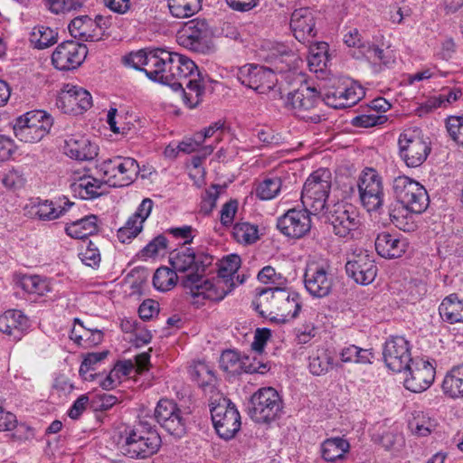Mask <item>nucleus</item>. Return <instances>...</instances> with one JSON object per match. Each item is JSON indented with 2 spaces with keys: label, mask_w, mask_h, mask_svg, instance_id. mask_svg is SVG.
Here are the masks:
<instances>
[{
  "label": "nucleus",
  "mask_w": 463,
  "mask_h": 463,
  "mask_svg": "<svg viewBox=\"0 0 463 463\" xmlns=\"http://www.w3.org/2000/svg\"><path fill=\"white\" fill-rule=\"evenodd\" d=\"M392 191L402 206L390 211L391 222L401 231L413 232L417 225L411 214H420L428 208L430 198L427 190L418 181L399 175L393 179Z\"/></svg>",
  "instance_id": "f257e3e1"
},
{
  "label": "nucleus",
  "mask_w": 463,
  "mask_h": 463,
  "mask_svg": "<svg viewBox=\"0 0 463 463\" xmlns=\"http://www.w3.org/2000/svg\"><path fill=\"white\" fill-rule=\"evenodd\" d=\"M241 258L237 254H231L222 260L218 277L213 279H204L198 284V276H191L186 279L185 286L190 288L193 298H203L211 301H221L235 286L242 284L246 278L236 275L241 267Z\"/></svg>",
  "instance_id": "f03ea898"
},
{
  "label": "nucleus",
  "mask_w": 463,
  "mask_h": 463,
  "mask_svg": "<svg viewBox=\"0 0 463 463\" xmlns=\"http://www.w3.org/2000/svg\"><path fill=\"white\" fill-rule=\"evenodd\" d=\"M255 310L269 320L288 322L296 318L302 307L300 295L281 288H265L252 302Z\"/></svg>",
  "instance_id": "7ed1b4c3"
},
{
  "label": "nucleus",
  "mask_w": 463,
  "mask_h": 463,
  "mask_svg": "<svg viewBox=\"0 0 463 463\" xmlns=\"http://www.w3.org/2000/svg\"><path fill=\"white\" fill-rule=\"evenodd\" d=\"M161 437L155 425L140 419L126 426L120 432L118 446L123 455L134 459H145L156 454L161 447Z\"/></svg>",
  "instance_id": "20e7f679"
},
{
  "label": "nucleus",
  "mask_w": 463,
  "mask_h": 463,
  "mask_svg": "<svg viewBox=\"0 0 463 463\" xmlns=\"http://www.w3.org/2000/svg\"><path fill=\"white\" fill-rule=\"evenodd\" d=\"M163 62H160L156 82L170 86L174 90L183 88L184 82L197 77L198 67L190 58L171 52L165 49L160 52Z\"/></svg>",
  "instance_id": "39448f33"
},
{
  "label": "nucleus",
  "mask_w": 463,
  "mask_h": 463,
  "mask_svg": "<svg viewBox=\"0 0 463 463\" xmlns=\"http://www.w3.org/2000/svg\"><path fill=\"white\" fill-rule=\"evenodd\" d=\"M332 186V174L327 168L314 171L306 180L301 203L313 215H320L326 209V203Z\"/></svg>",
  "instance_id": "423d86ee"
},
{
  "label": "nucleus",
  "mask_w": 463,
  "mask_h": 463,
  "mask_svg": "<svg viewBox=\"0 0 463 463\" xmlns=\"http://www.w3.org/2000/svg\"><path fill=\"white\" fill-rule=\"evenodd\" d=\"M399 156L410 168L420 166L431 152V146L420 128L404 129L398 137Z\"/></svg>",
  "instance_id": "0eeeda50"
},
{
  "label": "nucleus",
  "mask_w": 463,
  "mask_h": 463,
  "mask_svg": "<svg viewBox=\"0 0 463 463\" xmlns=\"http://www.w3.org/2000/svg\"><path fill=\"white\" fill-rule=\"evenodd\" d=\"M322 104L321 92L315 87L301 86L288 94L286 107L300 119L317 124L326 119L325 115L317 111Z\"/></svg>",
  "instance_id": "6e6552de"
},
{
  "label": "nucleus",
  "mask_w": 463,
  "mask_h": 463,
  "mask_svg": "<svg viewBox=\"0 0 463 463\" xmlns=\"http://www.w3.org/2000/svg\"><path fill=\"white\" fill-rule=\"evenodd\" d=\"M169 262L175 273L191 271L182 280L184 288L190 290V288L185 286L186 279L191 276L197 275L198 284H203V274L205 269L212 264L213 257L204 252L195 253L192 248L184 247L172 251Z\"/></svg>",
  "instance_id": "1a4fd4ad"
},
{
  "label": "nucleus",
  "mask_w": 463,
  "mask_h": 463,
  "mask_svg": "<svg viewBox=\"0 0 463 463\" xmlns=\"http://www.w3.org/2000/svg\"><path fill=\"white\" fill-rule=\"evenodd\" d=\"M52 118L43 110L26 112L16 118L14 125V136L24 143H36L48 134Z\"/></svg>",
  "instance_id": "9d476101"
},
{
  "label": "nucleus",
  "mask_w": 463,
  "mask_h": 463,
  "mask_svg": "<svg viewBox=\"0 0 463 463\" xmlns=\"http://www.w3.org/2000/svg\"><path fill=\"white\" fill-rule=\"evenodd\" d=\"M282 409L279 392L272 387H266L254 392L248 404V413L251 420L259 423L275 420Z\"/></svg>",
  "instance_id": "9b49d317"
},
{
  "label": "nucleus",
  "mask_w": 463,
  "mask_h": 463,
  "mask_svg": "<svg viewBox=\"0 0 463 463\" xmlns=\"http://www.w3.org/2000/svg\"><path fill=\"white\" fill-rule=\"evenodd\" d=\"M361 204L368 213H381L384 205L383 179L373 168H365L357 181Z\"/></svg>",
  "instance_id": "f8f14e48"
},
{
  "label": "nucleus",
  "mask_w": 463,
  "mask_h": 463,
  "mask_svg": "<svg viewBox=\"0 0 463 463\" xmlns=\"http://www.w3.org/2000/svg\"><path fill=\"white\" fill-rule=\"evenodd\" d=\"M155 420L169 435L181 439L186 434L187 415L179 405L171 399H160L154 411Z\"/></svg>",
  "instance_id": "ddd939ff"
},
{
  "label": "nucleus",
  "mask_w": 463,
  "mask_h": 463,
  "mask_svg": "<svg viewBox=\"0 0 463 463\" xmlns=\"http://www.w3.org/2000/svg\"><path fill=\"white\" fill-rule=\"evenodd\" d=\"M319 216H325L333 228V232L339 238H352L361 221L356 209L350 203L338 202L326 208Z\"/></svg>",
  "instance_id": "4468645a"
},
{
  "label": "nucleus",
  "mask_w": 463,
  "mask_h": 463,
  "mask_svg": "<svg viewBox=\"0 0 463 463\" xmlns=\"http://www.w3.org/2000/svg\"><path fill=\"white\" fill-rule=\"evenodd\" d=\"M99 170L107 184L114 187H122L134 181L139 172V166L134 158L117 156L103 161Z\"/></svg>",
  "instance_id": "2eb2a0df"
},
{
  "label": "nucleus",
  "mask_w": 463,
  "mask_h": 463,
  "mask_svg": "<svg viewBox=\"0 0 463 463\" xmlns=\"http://www.w3.org/2000/svg\"><path fill=\"white\" fill-rule=\"evenodd\" d=\"M213 427L220 438L230 440L241 429V415L236 406L228 399H222L211 409Z\"/></svg>",
  "instance_id": "dca6fc26"
},
{
  "label": "nucleus",
  "mask_w": 463,
  "mask_h": 463,
  "mask_svg": "<svg viewBox=\"0 0 463 463\" xmlns=\"http://www.w3.org/2000/svg\"><path fill=\"white\" fill-rule=\"evenodd\" d=\"M237 79L242 85L259 94H268L278 82L277 75L272 70L256 64H245L239 68Z\"/></svg>",
  "instance_id": "f3484780"
},
{
  "label": "nucleus",
  "mask_w": 463,
  "mask_h": 463,
  "mask_svg": "<svg viewBox=\"0 0 463 463\" xmlns=\"http://www.w3.org/2000/svg\"><path fill=\"white\" fill-rule=\"evenodd\" d=\"M304 285L313 298L327 297L333 288L334 276L327 264H310L304 274Z\"/></svg>",
  "instance_id": "a211bd4d"
},
{
  "label": "nucleus",
  "mask_w": 463,
  "mask_h": 463,
  "mask_svg": "<svg viewBox=\"0 0 463 463\" xmlns=\"http://www.w3.org/2000/svg\"><path fill=\"white\" fill-rule=\"evenodd\" d=\"M345 271L356 283L369 285L376 277L377 267L368 250L358 249L348 258Z\"/></svg>",
  "instance_id": "6ab92c4d"
},
{
  "label": "nucleus",
  "mask_w": 463,
  "mask_h": 463,
  "mask_svg": "<svg viewBox=\"0 0 463 463\" xmlns=\"http://www.w3.org/2000/svg\"><path fill=\"white\" fill-rule=\"evenodd\" d=\"M383 355L386 366L394 373L403 372L413 360L409 341L398 335L386 340Z\"/></svg>",
  "instance_id": "aec40b11"
},
{
  "label": "nucleus",
  "mask_w": 463,
  "mask_h": 463,
  "mask_svg": "<svg viewBox=\"0 0 463 463\" xmlns=\"http://www.w3.org/2000/svg\"><path fill=\"white\" fill-rule=\"evenodd\" d=\"M87 54L86 45L75 41H65L55 48L52 62L57 70L71 71L82 64Z\"/></svg>",
  "instance_id": "412c9836"
},
{
  "label": "nucleus",
  "mask_w": 463,
  "mask_h": 463,
  "mask_svg": "<svg viewBox=\"0 0 463 463\" xmlns=\"http://www.w3.org/2000/svg\"><path fill=\"white\" fill-rule=\"evenodd\" d=\"M404 371L409 372V375L404 380V385L412 392L427 390L435 379V366L423 358L413 359Z\"/></svg>",
  "instance_id": "4be33fe9"
},
{
  "label": "nucleus",
  "mask_w": 463,
  "mask_h": 463,
  "mask_svg": "<svg viewBox=\"0 0 463 463\" xmlns=\"http://www.w3.org/2000/svg\"><path fill=\"white\" fill-rule=\"evenodd\" d=\"M310 215L313 214L306 207L290 209L278 219L277 227L287 237L302 238L310 231Z\"/></svg>",
  "instance_id": "5701e85b"
},
{
  "label": "nucleus",
  "mask_w": 463,
  "mask_h": 463,
  "mask_svg": "<svg viewBox=\"0 0 463 463\" xmlns=\"http://www.w3.org/2000/svg\"><path fill=\"white\" fill-rule=\"evenodd\" d=\"M209 34V25L205 19H193L184 24L177 33V43L194 52L203 50Z\"/></svg>",
  "instance_id": "b1692460"
},
{
  "label": "nucleus",
  "mask_w": 463,
  "mask_h": 463,
  "mask_svg": "<svg viewBox=\"0 0 463 463\" xmlns=\"http://www.w3.org/2000/svg\"><path fill=\"white\" fill-rule=\"evenodd\" d=\"M162 50H140L137 52H131L123 58L124 64L144 71L150 80L156 81L160 62H163L162 54H160Z\"/></svg>",
  "instance_id": "393cba45"
},
{
  "label": "nucleus",
  "mask_w": 463,
  "mask_h": 463,
  "mask_svg": "<svg viewBox=\"0 0 463 463\" xmlns=\"http://www.w3.org/2000/svg\"><path fill=\"white\" fill-rule=\"evenodd\" d=\"M58 103L65 113L81 114L91 107L92 98L85 89L66 84L60 93Z\"/></svg>",
  "instance_id": "a878e982"
},
{
  "label": "nucleus",
  "mask_w": 463,
  "mask_h": 463,
  "mask_svg": "<svg viewBox=\"0 0 463 463\" xmlns=\"http://www.w3.org/2000/svg\"><path fill=\"white\" fill-rule=\"evenodd\" d=\"M107 22L108 20L100 15L96 16L94 21L88 15H82L71 20L68 29L71 35L76 39L94 42L100 38L99 34L95 33V28L99 27V30L106 28Z\"/></svg>",
  "instance_id": "bb28decb"
},
{
  "label": "nucleus",
  "mask_w": 463,
  "mask_h": 463,
  "mask_svg": "<svg viewBox=\"0 0 463 463\" xmlns=\"http://www.w3.org/2000/svg\"><path fill=\"white\" fill-rule=\"evenodd\" d=\"M290 28L298 42L309 43L317 34L313 12L308 8L295 10L291 14Z\"/></svg>",
  "instance_id": "cd10ccee"
},
{
  "label": "nucleus",
  "mask_w": 463,
  "mask_h": 463,
  "mask_svg": "<svg viewBox=\"0 0 463 463\" xmlns=\"http://www.w3.org/2000/svg\"><path fill=\"white\" fill-rule=\"evenodd\" d=\"M30 326L29 318L20 310H7L0 316V331L14 341L20 340Z\"/></svg>",
  "instance_id": "c85d7f7f"
},
{
  "label": "nucleus",
  "mask_w": 463,
  "mask_h": 463,
  "mask_svg": "<svg viewBox=\"0 0 463 463\" xmlns=\"http://www.w3.org/2000/svg\"><path fill=\"white\" fill-rule=\"evenodd\" d=\"M64 153L78 161H90L98 156V146L85 136L74 135L65 140Z\"/></svg>",
  "instance_id": "c756f323"
},
{
  "label": "nucleus",
  "mask_w": 463,
  "mask_h": 463,
  "mask_svg": "<svg viewBox=\"0 0 463 463\" xmlns=\"http://www.w3.org/2000/svg\"><path fill=\"white\" fill-rule=\"evenodd\" d=\"M407 241L395 234L381 232L375 240L377 253L385 259H396L402 256L407 249Z\"/></svg>",
  "instance_id": "7c9ffc66"
},
{
  "label": "nucleus",
  "mask_w": 463,
  "mask_h": 463,
  "mask_svg": "<svg viewBox=\"0 0 463 463\" xmlns=\"http://www.w3.org/2000/svg\"><path fill=\"white\" fill-rule=\"evenodd\" d=\"M74 203L67 198H59L56 201L44 200L34 205V215L42 221H53L63 216Z\"/></svg>",
  "instance_id": "2f4dec72"
},
{
  "label": "nucleus",
  "mask_w": 463,
  "mask_h": 463,
  "mask_svg": "<svg viewBox=\"0 0 463 463\" xmlns=\"http://www.w3.org/2000/svg\"><path fill=\"white\" fill-rule=\"evenodd\" d=\"M104 184L97 178L84 175L71 184L74 196L82 200H92L103 194Z\"/></svg>",
  "instance_id": "473e14b6"
},
{
  "label": "nucleus",
  "mask_w": 463,
  "mask_h": 463,
  "mask_svg": "<svg viewBox=\"0 0 463 463\" xmlns=\"http://www.w3.org/2000/svg\"><path fill=\"white\" fill-rule=\"evenodd\" d=\"M98 232V217L94 214L67 222L65 232L74 239H85Z\"/></svg>",
  "instance_id": "72a5a7b5"
},
{
  "label": "nucleus",
  "mask_w": 463,
  "mask_h": 463,
  "mask_svg": "<svg viewBox=\"0 0 463 463\" xmlns=\"http://www.w3.org/2000/svg\"><path fill=\"white\" fill-rule=\"evenodd\" d=\"M439 313L447 323H463V299L455 293L447 296L439 307Z\"/></svg>",
  "instance_id": "f704fd0d"
},
{
  "label": "nucleus",
  "mask_w": 463,
  "mask_h": 463,
  "mask_svg": "<svg viewBox=\"0 0 463 463\" xmlns=\"http://www.w3.org/2000/svg\"><path fill=\"white\" fill-rule=\"evenodd\" d=\"M350 450V443L341 437H334L325 439L320 446L321 457L327 462H334L345 458V455Z\"/></svg>",
  "instance_id": "c9c22d12"
},
{
  "label": "nucleus",
  "mask_w": 463,
  "mask_h": 463,
  "mask_svg": "<svg viewBox=\"0 0 463 463\" xmlns=\"http://www.w3.org/2000/svg\"><path fill=\"white\" fill-rule=\"evenodd\" d=\"M179 90H182L184 102L189 109L197 107L203 101L205 90L201 73L184 82L183 88Z\"/></svg>",
  "instance_id": "e433bc0d"
},
{
  "label": "nucleus",
  "mask_w": 463,
  "mask_h": 463,
  "mask_svg": "<svg viewBox=\"0 0 463 463\" xmlns=\"http://www.w3.org/2000/svg\"><path fill=\"white\" fill-rule=\"evenodd\" d=\"M373 440L381 444L387 450L397 449L404 443L402 433L395 426L389 428L380 426L379 430L373 434Z\"/></svg>",
  "instance_id": "4c0bfd02"
},
{
  "label": "nucleus",
  "mask_w": 463,
  "mask_h": 463,
  "mask_svg": "<svg viewBox=\"0 0 463 463\" xmlns=\"http://www.w3.org/2000/svg\"><path fill=\"white\" fill-rule=\"evenodd\" d=\"M340 359L345 364H370L374 359L372 349H365L355 345L344 346L339 352Z\"/></svg>",
  "instance_id": "58836bf2"
},
{
  "label": "nucleus",
  "mask_w": 463,
  "mask_h": 463,
  "mask_svg": "<svg viewBox=\"0 0 463 463\" xmlns=\"http://www.w3.org/2000/svg\"><path fill=\"white\" fill-rule=\"evenodd\" d=\"M442 389L451 398L463 397V364L453 367L446 374Z\"/></svg>",
  "instance_id": "ea45409f"
},
{
  "label": "nucleus",
  "mask_w": 463,
  "mask_h": 463,
  "mask_svg": "<svg viewBox=\"0 0 463 463\" xmlns=\"http://www.w3.org/2000/svg\"><path fill=\"white\" fill-rule=\"evenodd\" d=\"M363 54L373 63L391 68L395 64L396 58L393 51L389 48H380L378 45L368 43L364 46Z\"/></svg>",
  "instance_id": "a19ab883"
},
{
  "label": "nucleus",
  "mask_w": 463,
  "mask_h": 463,
  "mask_svg": "<svg viewBox=\"0 0 463 463\" xmlns=\"http://www.w3.org/2000/svg\"><path fill=\"white\" fill-rule=\"evenodd\" d=\"M58 33L45 25L34 26L30 33L31 44L39 50L48 48L57 43Z\"/></svg>",
  "instance_id": "79ce46f5"
},
{
  "label": "nucleus",
  "mask_w": 463,
  "mask_h": 463,
  "mask_svg": "<svg viewBox=\"0 0 463 463\" xmlns=\"http://www.w3.org/2000/svg\"><path fill=\"white\" fill-rule=\"evenodd\" d=\"M21 288L28 294L44 296L52 291L51 281L39 275H23L20 279Z\"/></svg>",
  "instance_id": "37998d69"
},
{
  "label": "nucleus",
  "mask_w": 463,
  "mask_h": 463,
  "mask_svg": "<svg viewBox=\"0 0 463 463\" xmlns=\"http://www.w3.org/2000/svg\"><path fill=\"white\" fill-rule=\"evenodd\" d=\"M134 370V364L131 361L118 362L109 374L100 382V386L104 390H112L120 383L123 377L128 376Z\"/></svg>",
  "instance_id": "c03bdc74"
},
{
  "label": "nucleus",
  "mask_w": 463,
  "mask_h": 463,
  "mask_svg": "<svg viewBox=\"0 0 463 463\" xmlns=\"http://www.w3.org/2000/svg\"><path fill=\"white\" fill-rule=\"evenodd\" d=\"M328 44L324 42L317 43L309 48V54L307 56V63L310 71H323L329 61L328 57Z\"/></svg>",
  "instance_id": "a18cd8bd"
},
{
  "label": "nucleus",
  "mask_w": 463,
  "mask_h": 463,
  "mask_svg": "<svg viewBox=\"0 0 463 463\" xmlns=\"http://www.w3.org/2000/svg\"><path fill=\"white\" fill-rule=\"evenodd\" d=\"M169 11L173 16L186 18L197 13L202 5L201 0H167Z\"/></svg>",
  "instance_id": "49530a36"
},
{
  "label": "nucleus",
  "mask_w": 463,
  "mask_h": 463,
  "mask_svg": "<svg viewBox=\"0 0 463 463\" xmlns=\"http://www.w3.org/2000/svg\"><path fill=\"white\" fill-rule=\"evenodd\" d=\"M74 322L83 329L80 334H78L75 328L71 331V337L77 344L82 345V342H84L86 345L91 346L97 345L102 342L103 333L100 330L85 327L83 323L79 318H75Z\"/></svg>",
  "instance_id": "de8ad7c7"
},
{
  "label": "nucleus",
  "mask_w": 463,
  "mask_h": 463,
  "mask_svg": "<svg viewBox=\"0 0 463 463\" xmlns=\"http://www.w3.org/2000/svg\"><path fill=\"white\" fill-rule=\"evenodd\" d=\"M178 277L173 269L167 267L158 268L153 277L154 287L162 292L172 289L176 282Z\"/></svg>",
  "instance_id": "09e8293b"
},
{
  "label": "nucleus",
  "mask_w": 463,
  "mask_h": 463,
  "mask_svg": "<svg viewBox=\"0 0 463 463\" xmlns=\"http://www.w3.org/2000/svg\"><path fill=\"white\" fill-rule=\"evenodd\" d=\"M243 356L234 350H225L219 359L220 368L230 374H241Z\"/></svg>",
  "instance_id": "8fccbe9b"
},
{
  "label": "nucleus",
  "mask_w": 463,
  "mask_h": 463,
  "mask_svg": "<svg viewBox=\"0 0 463 463\" xmlns=\"http://www.w3.org/2000/svg\"><path fill=\"white\" fill-rule=\"evenodd\" d=\"M282 186V181L279 176H270L261 181L256 187V195L261 200H270L276 197Z\"/></svg>",
  "instance_id": "3c124183"
},
{
  "label": "nucleus",
  "mask_w": 463,
  "mask_h": 463,
  "mask_svg": "<svg viewBox=\"0 0 463 463\" xmlns=\"http://www.w3.org/2000/svg\"><path fill=\"white\" fill-rule=\"evenodd\" d=\"M232 235L239 243L251 244L259 239V230L250 222H237L233 226Z\"/></svg>",
  "instance_id": "603ef678"
},
{
  "label": "nucleus",
  "mask_w": 463,
  "mask_h": 463,
  "mask_svg": "<svg viewBox=\"0 0 463 463\" xmlns=\"http://www.w3.org/2000/svg\"><path fill=\"white\" fill-rule=\"evenodd\" d=\"M334 359L326 351L309 357V370L314 375H323L333 367Z\"/></svg>",
  "instance_id": "864d4df0"
},
{
  "label": "nucleus",
  "mask_w": 463,
  "mask_h": 463,
  "mask_svg": "<svg viewBox=\"0 0 463 463\" xmlns=\"http://www.w3.org/2000/svg\"><path fill=\"white\" fill-rule=\"evenodd\" d=\"M446 128L449 137L463 147V117L449 116L446 119Z\"/></svg>",
  "instance_id": "5fc2aeb1"
},
{
  "label": "nucleus",
  "mask_w": 463,
  "mask_h": 463,
  "mask_svg": "<svg viewBox=\"0 0 463 463\" xmlns=\"http://www.w3.org/2000/svg\"><path fill=\"white\" fill-rule=\"evenodd\" d=\"M79 257L86 266L91 268L99 267L101 260L99 250L91 241L86 242V246L80 251Z\"/></svg>",
  "instance_id": "6e6d98bb"
},
{
  "label": "nucleus",
  "mask_w": 463,
  "mask_h": 463,
  "mask_svg": "<svg viewBox=\"0 0 463 463\" xmlns=\"http://www.w3.org/2000/svg\"><path fill=\"white\" fill-rule=\"evenodd\" d=\"M337 94L341 95L344 109L355 105L364 96V92L361 87H338Z\"/></svg>",
  "instance_id": "4d7b16f0"
},
{
  "label": "nucleus",
  "mask_w": 463,
  "mask_h": 463,
  "mask_svg": "<svg viewBox=\"0 0 463 463\" xmlns=\"http://www.w3.org/2000/svg\"><path fill=\"white\" fill-rule=\"evenodd\" d=\"M48 9L56 14L78 10L83 5L82 0H44Z\"/></svg>",
  "instance_id": "13d9d810"
},
{
  "label": "nucleus",
  "mask_w": 463,
  "mask_h": 463,
  "mask_svg": "<svg viewBox=\"0 0 463 463\" xmlns=\"http://www.w3.org/2000/svg\"><path fill=\"white\" fill-rule=\"evenodd\" d=\"M386 117L377 114L376 111L371 109L367 114H362L352 119V125L358 128H371L384 123Z\"/></svg>",
  "instance_id": "bf43d9fd"
},
{
  "label": "nucleus",
  "mask_w": 463,
  "mask_h": 463,
  "mask_svg": "<svg viewBox=\"0 0 463 463\" xmlns=\"http://www.w3.org/2000/svg\"><path fill=\"white\" fill-rule=\"evenodd\" d=\"M222 187L217 184H213L208 189L205 190L201 203V210L205 213H209L213 211V209L216 205V202L220 195V191Z\"/></svg>",
  "instance_id": "052dcab7"
},
{
  "label": "nucleus",
  "mask_w": 463,
  "mask_h": 463,
  "mask_svg": "<svg viewBox=\"0 0 463 463\" xmlns=\"http://www.w3.org/2000/svg\"><path fill=\"white\" fill-rule=\"evenodd\" d=\"M154 206V202L150 198H145L138 205L137 211L128 220L132 221L136 225L143 226L145 221L150 215Z\"/></svg>",
  "instance_id": "680f3d73"
},
{
  "label": "nucleus",
  "mask_w": 463,
  "mask_h": 463,
  "mask_svg": "<svg viewBox=\"0 0 463 463\" xmlns=\"http://www.w3.org/2000/svg\"><path fill=\"white\" fill-rule=\"evenodd\" d=\"M166 247L167 239L164 235H158L144 247L142 255L146 258H153L164 251Z\"/></svg>",
  "instance_id": "e2e57ef3"
},
{
  "label": "nucleus",
  "mask_w": 463,
  "mask_h": 463,
  "mask_svg": "<svg viewBox=\"0 0 463 463\" xmlns=\"http://www.w3.org/2000/svg\"><path fill=\"white\" fill-rule=\"evenodd\" d=\"M107 352L90 353L88 354L80 367V373L87 379L86 374L91 371H95V365L101 362L106 356Z\"/></svg>",
  "instance_id": "0e129e2a"
},
{
  "label": "nucleus",
  "mask_w": 463,
  "mask_h": 463,
  "mask_svg": "<svg viewBox=\"0 0 463 463\" xmlns=\"http://www.w3.org/2000/svg\"><path fill=\"white\" fill-rule=\"evenodd\" d=\"M142 231V225L132 222L128 220L125 226L119 228L117 232L118 239L122 243H128L132 239L136 238Z\"/></svg>",
  "instance_id": "69168bd1"
},
{
  "label": "nucleus",
  "mask_w": 463,
  "mask_h": 463,
  "mask_svg": "<svg viewBox=\"0 0 463 463\" xmlns=\"http://www.w3.org/2000/svg\"><path fill=\"white\" fill-rule=\"evenodd\" d=\"M238 205L237 200H230L222 205L220 221L223 226H231L232 224L234 216L238 211Z\"/></svg>",
  "instance_id": "338daca9"
},
{
  "label": "nucleus",
  "mask_w": 463,
  "mask_h": 463,
  "mask_svg": "<svg viewBox=\"0 0 463 463\" xmlns=\"http://www.w3.org/2000/svg\"><path fill=\"white\" fill-rule=\"evenodd\" d=\"M271 336V331L268 328H258L255 332L254 340L251 344L253 350L261 353L268 340Z\"/></svg>",
  "instance_id": "774afa93"
}]
</instances>
